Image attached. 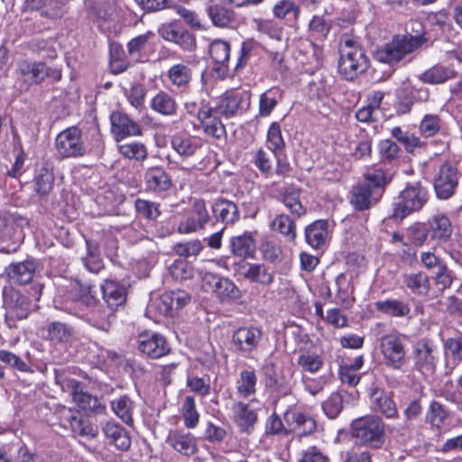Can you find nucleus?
Returning a JSON list of instances; mask_svg holds the SVG:
<instances>
[{"label": "nucleus", "instance_id": "nucleus-4", "mask_svg": "<svg viewBox=\"0 0 462 462\" xmlns=\"http://www.w3.org/2000/svg\"><path fill=\"white\" fill-rule=\"evenodd\" d=\"M352 436L362 445L380 448L384 441V423L375 415L360 417L351 423Z\"/></svg>", "mask_w": 462, "mask_h": 462}, {"label": "nucleus", "instance_id": "nucleus-49", "mask_svg": "<svg viewBox=\"0 0 462 462\" xmlns=\"http://www.w3.org/2000/svg\"><path fill=\"white\" fill-rule=\"evenodd\" d=\"M5 301L14 310H17L16 315L20 318H26L32 306L31 299L19 291L10 289L4 293Z\"/></svg>", "mask_w": 462, "mask_h": 462}, {"label": "nucleus", "instance_id": "nucleus-25", "mask_svg": "<svg viewBox=\"0 0 462 462\" xmlns=\"http://www.w3.org/2000/svg\"><path fill=\"white\" fill-rule=\"evenodd\" d=\"M278 199L291 212L292 216L299 218L307 213V209L300 202L301 190L294 184L279 188Z\"/></svg>", "mask_w": 462, "mask_h": 462}, {"label": "nucleus", "instance_id": "nucleus-27", "mask_svg": "<svg viewBox=\"0 0 462 462\" xmlns=\"http://www.w3.org/2000/svg\"><path fill=\"white\" fill-rule=\"evenodd\" d=\"M154 37L153 32L147 31L131 39L126 44L128 56L135 62L147 60L148 53L153 47L152 40Z\"/></svg>", "mask_w": 462, "mask_h": 462}, {"label": "nucleus", "instance_id": "nucleus-26", "mask_svg": "<svg viewBox=\"0 0 462 462\" xmlns=\"http://www.w3.org/2000/svg\"><path fill=\"white\" fill-rule=\"evenodd\" d=\"M239 264L244 269L243 276L250 282L263 287H269L273 283L274 273L263 263H248L242 260Z\"/></svg>", "mask_w": 462, "mask_h": 462}, {"label": "nucleus", "instance_id": "nucleus-34", "mask_svg": "<svg viewBox=\"0 0 462 462\" xmlns=\"http://www.w3.org/2000/svg\"><path fill=\"white\" fill-rule=\"evenodd\" d=\"M430 237L438 245L446 243L451 236L453 228L449 218L442 214L433 216L428 222Z\"/></svg>", "mask_w": 462, "mask_h": 462}, {"label": "nucleus", "instance_id": "nucleus-51", "mask_svg": "<svg viewBox=\"0 0 462 462\" xmlns=\"http://www.w3.org/2000/svg\"><path fill=\"white\" fill-rule=\"evenodd\" d=\"M88 309H89L86 314L88 322L100 330L108 331L111 325V311H107L103 305L99 304V301L96 306Z\"/></svg>", "mask_w": 462, "mask_h": 462}, {"label": "nucleus", "instance_id": "nucleus-30", "mask_svg": "<svg viewBox=\"0 0 462 462\" xmlns=\"http://www.w3.org/2000/svg\"><path fill=\"white\" fill-rule=\"evenodd\" d=\"M233 420L240 433L249 434L258 420L256 411L250 408L249 403L236 402L233 404Z\"/></svg>", "mask_w": 462, "mask_h": 462}, {"label": "nucleus", "instance_id": "nucleus-8", "mask_svg": "<svg viewBox=\"0 0 462 462\" xmlns=\"http://www.w3.org/2000/svg\"><path fill=\"white\" fill-rule=\"evenodd\" d=\"M55 147L62 159L79 158L87 153L82 131L76 125L67 127L57 134Z\"/></svg>", "mask_w": 462, "mask_h": 462}, {"label": "nucleus", "instance_id": "nucleus-38", "mask_svg": "<svg viewBox=\"0 0 462 462\" xmlns=\"http://www.w3.org/2000/svg\"><path fill=\"white\" fill-rule=\"evenodd\" d=\"M66 387L69 391L73 402L82 410L91 409L97 401L96 397L84 391L85 385L77 379H67Z\"/></svg>", "mask_w": 462, "mask_h": 462}, {"label": "nucleus", "instance_id": "nucleus-37", "mask_svg": "<svg viewBox=\"0 0 462 462\" xmlns=\"http://www.w3.org/2000/svg\"><path fill=\"white\" fill-rule=\"evenodd\" d=\"M114 414L129 427L134 426V414L136 408L134 401L128 395L122 394L110 402Z\"/></svg>", "mask_w": 462, "mask_h": 462}, {"label": "nucleus", "instance_id": "nucleus-52", "mask_svg": "<svg viewBox=\"0 0 462 462\" xmlns=\"http://www.w3.org/2000/svg\"><path fill=\"white\" fill-rule=\"evenodd\" d=\"M134 209L136 217L146 221H156L162 215L161 204L143 199L134 200Z\"/></svg>", "mask_w": 462, "mask_h": 462}, {"label": "nucleus", "instance_id": "nucleus-7", "mask_svg": "<svg viewBox=\"0 0 462 462\" xmlns=\"http://www.w3.org/2000/svg\"><path fill=\"white\" fill-rule=\"evenodd\" d=\"M199 63V58L197 55H190L184 62L172 64L165 73L171 89L180 94L189 92L193 80V70Z\"/></svg>", "mask_w": 462, "mask_h": 462}, {"label": "nucleus", "instance_id": "nucleus-28", "mask_svg": "<svg viewBox=\"0 0 462 462\" xmlns=\"http://www.w3.org/2000/svg\"><path fill=\"white\" fill-rule=\"evenodd\" d=\"M371 409L384 415L386 418H396L398 410L392 394L384 390L374 387L370 390Z\"/></svg>", "mask_w": 462, "mask_h": 462}, {"label": "nucleus", "instance_id": "nucleus-39", "mask_svg": "<svg viewBox=\"0 0 462 462\" xmlns=\"http://www.w3.org/2000/svg\"><path fill=\"white\" fill-rule=\"evenodd\" d=\"M257 375L253 366L248 365L239 373L236 382L237 394L242 398H248L256 393Z\"/></svg>", "mask_w": 462, "mask_h": 462}, {"label": "nucleus", "instance_id": "nucleus-36", "mask_svg": "<svg viewBox=\"0 0 462 462\" xmlns=\"http://www.w3.org/2000/svg\"><path fill=\"white\" fill-rule=\"evenodd\" d=\"M101 289L103 299L110 308L111 311L125 303L127 291L123 284L112 280H106L105 283L101 286Z\"/></svg>", "mask_w": 462, "mask_h": 462}, {"label": "nucleus", "instance_id": "nucleus-17", "mask_svg": "<svg viewBox=\"0 0 462 462\" xmlns=\"http://www.w3.org/2000/svg\"><path fill=\"white\" fill-rule=\"evenodd\" d=\"M262 337L263 332L259 328L245 326L233 332L231 342L237 353L245 357H249L257 349Z\"/></svg>", "mask_w": 462, "mask_h": 462}, {"label": "nucleus", "instance_id": "nucleus-9", "mask_svg": "<svg viewBox=\"0 0 462 462\" xmlns=\"http://www.w3.org/2000/svg\"><path fill=\"white\" fill-rule=\"evenodd\" d=\"M136 347L139 353L148 359H159L171 351L167 338L155 331L145 329L138 333Z\"/></svg>", "mask_w": 462, "mask_h": 462}, {"label": "nucleus", "instance_id": "nucleus-10", "mask_svg": "<svg viewBox=\"0 0 462 462\" xmlns=\"http://www.w3.org/2000/svg\"><path fill=\"white\" fill-rule=\"evenodd\" d=\"M17 74L30 85H39L47 78L52 79L54 82H59L62 79L61 69L49 67L46 63L42 61L31 63L26 60H21L18 63Z\"/></svg>", "mask_w": 462, "mask_h": 462}, {"label": "nucleus", "instance_id": "nucleus-12", "mask_svg": "<svg viewBox=\"0 0 462 462\" xmlns=\"http://www.w3.org/2000/svg\"><path fill=\"white\" fill-rule=\"evenodd\" d=\"M25 226H29V220L16 212L8 210L0 211V251L5 247L15 245L18 233L22 232Z\"/></svg>", "mask_w": 462, "mask_h": 462}, {"label": "nucleus", "instance_id": "nucleus-11", "mask_svg": "<svg viewBox=\"0 0 462 462\" xmlns=\"http://www.w3.org/2000/svg\"><path fill=\"white\" fill-rule=\"evenodd\" d=\"M380 350L386 366L401 369L405 363V345L403 337L397 333H390L380 338Z\"/></svg>", "mask_w": 462, "mask_h": 462}, {"label": "nucleus", "instance_id": "nucleus-24", "mask_svg": "<svg viewBox=\"0 0 462 462\" xmlns=\"http://www.w3.org/2000/svg\"><path fill=\"white\" fill-rule=\"evenodd\" d=\"M211 211L216 221L233 226L240 219V211L236 203L232 200L217 198L211 205Z\"/></svg>", "mask_w": 462, "mask_h": 462}, {"label": "nucleus", "instance_id": "nucleus-64", "mask_svg": "<svg viewBox=\"0 0 462 462\" xmlns=\"http://www.w3.org/2000/svg\"><path fill=\"white\" fill-rule=\"evenodd\" d=\"M251 162L264 178L268 179L273 175L272 160L263 148L261 147L254 152Z\"/></svg>", "mask_w": 462, "mask_h": 462}, {"label": "nucleus", "instance_id": "nucleus-1", "mask_svg": "<svg viewBox=\"0 0 462 462\" xmlns=\"http://www.w3.org/2000/svg\"><path fill=\"white\" fill-rule=\"evenodd\" d=\"M338 51V71L346 80H353L367 70L369 60L356 41L348 36H343Z\"/></svg>", "mask_w": 462, "mask_h": 462}, {"label": "nucleus", "instance_id": "nucleus-47", "mask_svg": "<svg viewBox=\"0 0 462 462\" xmlns=\"http://www.w3.org/2000/svg\"><path fill=\"white\" fill-rule=\"evenodd\" d=\"M265 144L273 156L283 155L286 144L282 134L281 125L278 122H273L269 125Z\"/></svg>", "mask_w": 462, "mask_h": 462}, {"label": "nucleus", "instance_id": "nucleus-54", "mask_svg": "<svg viewBox=\"0 0 462 462\" xmlns=\"http://www.w3.org/2000/svg\"><path fill=\"white\" fill-rule=\"evenodd\" d=\"M34 190L41 196L51 192L54 185V175L51 169L46 165L36 170L34 178Z\"/></svg>", "mask_w": 462, "mask_h": 462}, {"label": "nucleus", "instance_id": "nucleus-14", "mask_svg": "<svg viewBox=\"0 0 462 462\" xmlns=\"http://www.w3.org/2000/svg\"><path fill=\"white\" fill-rule=\"evenodd\" d=\"M459 172L450 162H445L434 177V189L440 199H448L455 193L458 186Z\"/></svg>", "mask_w": 462, "mask_h": 462}, {"label": "nucleus", "instance_id": "nucleus-19", "mask_svg": "<svg viewBox=\"0 0 462 462\" xmlns=\"http://www.w3.org/2000/svg\"><path fill=\"white\" fill-rule=\"evenodd\" d=\"M143 181L146 191L156 196H163L173 187L171 177L162 165L147 168Z\"/></svg>", "mask_w": 462, "mask_h": 462}, {"label": "nucleus", "instance_id": "nucleus-42", "mask_svg": "<svg viewBox=\"0 0 462 462\" xmlns=\"http://www.w3.org/2000/svg\"><path fill=\"white\" fill-rule=\"evenodd\" d=\"M402 282L411 293L417 296H426L430 290V277L423 272L404 274Z\"/></svg>", "mask_w": 462, "mask_h": 462}, {"label": "nucleus", "instance_id": "nucleus-48", "mask_svg": "<svg viewBox=\"0 0 462 462\" xmlns=\"http://www.w3.org/2000/svg\"><path fill=\"white\" fill-rule=\"evenodd\" d=\"M271 227L273 231L282 235L286 241L293 242L296 239V224L287 214L282 213L275 216Z\"/></svg>", "mask_w": 462, "mask_h": 462}, {"label": "nucleus", "instance_id": "nucleus-57", "mask_svg": "<svg viewBox=\"0 0 462 462\" xmlns=\"http://www.w3.org/2000/svg\"><path fill=\"white\" fill-rule=\"evenodd\" d=\"M23 7L25 10L40 11L47 17H55L60 11V2L57 0H25Z\"/></svg>", "mask_w": 462, "mask_h": 462}, {"label": "nucleus", "instance_id": "nucleus-32", "mask_svg": "<svg viewBox=\"0 0 462 462\" xmlns=\"http://www.w3.org/2000/svg\"><path fill=\"white\" fill-rule=\"evenodd\" d=\"M256 235L257 231H245L242 235L232 236L229 240L230 252L245 259L253 257Z\"/></svg>", "mask_w": 462, "mask_h": 462}, {"label": "nucleus", "instance_id": "nucleus-31", "mask_svg": "<svg viewBox=\"0 0 462 462\" xmlns=\"http://www.w3.org/2000/svg\"><path fill=\"white\" fill-rule=\"evenodd\" d=\"M189 301L190 296L185 291H167L160 297V308L165 315L173 317L179 310L185 307Z\"/></svg>", "mask_w": 462, "mask_h": 462}, {"label": "nucleus", "instance_id": "nucleus-13", "mask_svg": "<svg viewBox=\"0 0 462 462\" xmlns=\"http://www.w3.org/2000/svg\"><path fill=\"white\" fill-rule=\"evenodd\" d=\"M412 359L415 367L422 373H433L438 362V346L429 337L418 339L412 346Z\"/></svg>", "mask_w": 462, "mask_h": 462}, {"label": "nucleus", "instance_id": "nucleus-59", "mask_svg": "<svg viewBox=\"0 0 462 462\" xmlns=\"http://www.w3.org/2000/svg\"><path fill=\"white\" fill-rule=\"evenodd\" d=\"M207 14L217 27H226L234 21V12L221 5L207 7Z\"/></svg>", "mask_w": 462, "mask_h": 462}, {"label": "nucleus", "instance_id": "nucleus-2", "mask_svg": "<svg viewBox=\"0 0 462 462\" xmlns=\"http://www.w3.org/2000/svg\"><path fill=\"white\" fill-rule=\"evenodd\" d=\"M427 39L423 35H397L392 42L384 44L374 53V58L383 63L393 65L401 61L407 54L411 53L422 44Z\"/></svg>", "mask_w": 462, "mask_h": 462}, {"label": "nucleus", "instance_id": "nucleus-5", "mask_svg": "<svg viewBox=\"0 0 462 462\" xmlns=\"http://www.w3.org/2000/svg\"><path fill=\"white\" fill-rule=\"evenodd\" d=\"M226 119L245 114L250 106L248 92L237 88L225 91L212 106Z\"/></svg>", "mask_w": 462, "mask_h": 462}, {"label": "nucleus", "instance_id": "nucleus-45", "mask_svg": "<svg viewBox=\"0 0 462 462\" xmlns=\"http://www.w3.org/2000/svg\"><path fill=\"white\" fill-rule=\"evenodd\" d=\"M45 330L46 339L53 344L67 343L73 334L72 327L60 321L48 323Z\"/></svg>", "mask_w": 462, "mask_h": 462}, {"label": "nucleus", "instance_id": "nucleus-33", "mask_svg": "<svg viewBox=\"0 0 462 462\" xmlns=\"http://www.w3.org/2000/svg\"><path fill=\"white\" fill-rule=\"evenodd\" d=\"M150 108L162 116H173L177 115L179 104L175 97L169 92L160 89L150 100Z\"/></svg>", "mask_w": 462, "mask_h": 462}, {"label": "nucleus", "instance_id": "nucleus-16", "mask_svg": "<svg viewBox=\"0 0 462 462\" xmlns=\"http://www.w3.org/2000/svg\"><path fill=\"white\" fill-rule=\"evenodd\" d=\"M58 416L60 425L64 429H69L75 436L95 438L97 435V429L77 410L63 406L59 410Z\"/></svg>", "mask_w": 462, "mask_h": 462}, {"label": "nucleus", "instance_id": "nucleus-63", "mask_svg": "<svg viewBox=\"0 0 462 462\" xmlns=\"http://www.w3.org/2000/svg\"><path fill=\"white\" fill-rule=\"evenodd\" d=\"M173 252L185 260L189 257H197L204 249L199 239H191L187 242L177 243L173 245Z\"/></svg>", "mask_w": 462, "mask_h": 462}, {"label": "nucleus", "instance_id": "nucleus-50", "mask_svg": "<svg viewBox=\"0 0 462 462\" xmlns=\"http://www.w3.org/2000/svg\"><path fill=\"white\" fill-rule=\"evenodd\" d=\"M86 246L87 254L82 257L83 264L88 272L98 274L105 268L99 246L90 240H86Z\"/></svg>", "mask_w": 462, "mask_h": 462}, {"label": "nucleus", "instance_id": "nucleus-22", "mask_svg": "<svg viewBox=\"0 0 462 462\" xmlns=\"http://www.w3.org/2000/svg\"><path fill=\"white\" fill-rule=\"evenodd\" d=\"M203 282L218 296L221 301L236 300L241 297V291L235 282L212 273H207Z\"/></svg>", "mask_w": 462, "mask_h": 462}, {"label": "nucleus", "instance_id": "nucleus-62", "mask_svg": "<svg viewBox=\"0 0 462 462\" xmlns=\"http://www.w3.org/2000/svg\"><path fill=\"white\" fill-rule=\"evenodd\" d=\"M279 88H272L260 96L259 115L269 116L278 104Z\"/></svg>", "mask_w": 462, "mask_h": 462}, {"label": "nucleus", "instance_id": "nucleus-3", "mask_svg": "<svg viewBox=\"0 0 462 462\" xmlns=\"http://www.w3.org/2000/svg\"><path fill=\"white\" fill-rule=\"evenodd\" d=\"M429 199V193L420 182L409 183L393 203L392 217L402 220L413 212L420 211Z\"/></svg>", "mask_w": 462, "mask_h": 462}, {"label": "nucleus", "instance_id": "nucleus-60", "mask_svg": "<svg viewBox=\"0 0 462 462\" xmlns=\"http://www.w3.org/2000/svg\"><path fill=\"white\" fill-rule=\"evenodd\" d=\"M186 384L190 392H192L200 398H205L210 394L211 381L210 376L208 374H205L201 377L194 374H189L187 377Z\"/></svg>", "mask_w": 462, "mask_h": 462}, {"label": "nucleus", "instance_id": "nucleus-61", "mask_svg": "<svg viewBox=\"0 0 462 462\" xmlns=\"http://www.w3.org/2000/svg\"><path fill=\"white\" fill-rule=\"evenodd\" d=\"M273 13L278 19L295 20L300 14V8L291 0H280L273 5Z\"/></svg>", "mask_w": 462, "mask_h": 462}, {"label": "nucleus", "instance_id": "nucleus-6", "mask_svg": "<svg viewBox=\"0 0 462 462\" xmlns=\"http://www.w3.org/2000/svg\"><path fill=\"white\" fill-rule=\"evenodd\" d=\"M197 121L194 129L201 131L205 136L216 141L226 139L227 132L221 116L210 104L203 103L199 106Z\"/></svg>", "mask_w": 462, "mask_h": 462}, {"label": "nucleus", "instance_id": "nucleus-18", "mask_svg": "<svg viewBox=\"0 0 462 462\" xmlns=\"http://www.w3.org/2000/svg\"><path fill=\"white\" fill-rule=\"evenodd\" d=\"M159 35L166 42H173L187 51L197 48L196 36L176 22L162 23L158 29Z\"/></svg>", "mask_w": 462, "mask_h": 462}, {"label": "nucleus", "instance_id": "nucleus-21", "mask_svg": "<svg viewBox=\"0 0 462 462\" xmlns=\"http://www.w3.org/2000/svg\"><path fill=\"white\" fill-rule=\"evenodd\" d=\"M166 443L176 453L186 457L194 456L199 450L197 438L183 429L171 430Z\"/></svg>", "mask_w": 462, "mask_h": 462}, {"label": "nucleus", "instance_id": "nucleus-55", "mask_svg": "<svg viewBox=\"0 0 462 462\" xmlns=\"http://www.w3.org/2000/svg\"><path fill=\"white\" fill-rule=\"evenodd\" d=\"M118 152L124 158L136 162H143L148 157L146 145L137 141L119 144Z\"/></svg>", "mask_w": 462, "mask_h": 462}, {"label": "nucleus", "instance_id": "nucleus-56", "mask_svg": "<svg viewBox=\"0 0 462 462\" xmlns=\"http://www.w3.org/2000/svg\"><path fill=\"white\" fill-rule=\"evenodd\" d=\"M230 44L228 42L216 39L209 45V55L215 64L226 68L230 60Z\"/></svg>", "mask_w": 462, "mask_h": 462}, {"label": "nucleus", "instance_id": "nucleus-43", "mask_svg": "<svg viewBox=\"0 0 462 462\" xmlns=\"http://www.w3.org/2000/svg\"><path fill=\"white\" fill-rule=\"evenodd\" d=\"M180 414L186 429L193 430L199 426L200 413L197 409L194 396L187 395L183 398L180 407Z\"/></svg>", "mask_w": 462, "mask_h": 462}, {"label": "nucleus", "instance_id": "nucleus-58", "mask_svg": "<svg viewBox=\"0 0 462 462\" xmlns=\"http://www.w3.org/2000/svg\"><path fill=\"white\" fill-rule=\"evenodd\" d=\"M122 44L114 42L110 44V66L115 74H120L125 71L130 63Z\"/></svg>", "mask_w": 462, "mask_h": 462}, {"label": "nucleus", "instance_id": "nucleus-40", "mask_svg": "<svg viewBox=\"0 0 462 462\" xmlns=\"http://www.w3.org/2000/svg\"><path fill=\"white\" fill-rule=\"evenodd\" d=\"M443 348L447 367L454 369L462 363V333L447 338Z\"/></svg>", "mask_w": 462, "mask_h": 462}, {"label": "nucleus", "instance_id": "nucleus-29", "mask_svg": "<svg viewBox=\"0 0 462 462\" xmlns=\"http://www.w3.org/2000/svg\"><path fill=\"white\" fill-rule=\"evenodd\" d=\"M102 431L110 445L121 451H127L132 444L129 432L118 422L108 420L102 426Z\"/></svg>", "mask_w": 462, "mask_h": 462}, {"label": "nucleus", "instance_id": "nucleus-20", "mask_svg": "<svg viewBox=\"0 0 462 462\" xmlns=\"http://www.w3.org/2000/svg\"><path fill=\"white\" fill-rule=\"evenodd\" d=\"M283 420L286 421L288 436L295 434L300 438L306 437L315 432L317 429L315 419L297 409L286 410Z\"/></svg>", "mask_w": 462, "mask_h": 462}, {"label": "nucleus", "instance_id": "nucleus-46", "mask_svg": "<svg viewBox=\"0 0 462 462\" xmlns=\"http://www.w3.org/2000/svg\"><path fill=\"white\" fill-rule=\"evenodd\" d=\"M456 75L453 69L438 64L425 70L420 76V79L426 84L438 85L456 78Z\"/></svg>", "mask_w": 462, "mask_h": 462}, {"label": "nucleus", "instance_id": "nucleus-23", "mask_svg": "<svg viewBox=\"0 0 462 462\" xmlns=\"http://www.w3.org/2000/svg\"><path fill=\"white\" fill-rule=\"evenodd\" d=\"M171 148L182 159L194 157L202 148L201 140L186 132H179L171 136Z\"/></svg>", "mask_w": 462, "mask_h": 462}, {"label": "nucleus", "instance_id": "nucleus-53", "mask_svg": "<svg viewBox=\"0 0 462 462\" xmlns=\"http://www.w3.org/2000/svg\"><path fill=\"white\" fill-rule=\"evenodd\" d=\"M374 306L378 311L396 318L406 317L411 312L409 304L398 300H378Z\"/></svg>", "mask_w": 462, "mask_h": 462}, {"label": "nucleus", "instance_id": "nucleus-41", "mask_svg": "<svg viewBox=\"0 0 462 462\" xmlns=\"http://www.w3.org/2000/svg\"><path fill=\"white\" fill-rule=\"evenodd\" d=\"M69 297L87 308L96 306L98 301L94 286L79 281H76L72 285L69 291Z\"/></svg>", "mask_w": 462, "mask_h": 462}, {"label": "nucleus", "instance_id": "nucleus-35", "mask_svg": "<svg viewBox=\"0 0 462 462\" xmlns=\"http://www.w3.org/2000/svg\"><path fill=\"white\" fill-rule=\"evenodd\" d=\"M380 198L368 185L359 183L352 188L350 203L356 209L364 211L377 203Z\"/></svg>", "mask_w": 462, "mask_h": 462}, {"label": "nucleus", "instance_id": "nucleus-44", "mask_svg": "<svg viewBox=\"0 0 462 462\" xmlns=\"http://www.w3.org/2000/svg\"><path fill=\"white\" fill-rule=\"evenodd\" d=\"M36 271V263L32 260H26L21 263H13L9 272V276L14 282L18 284H28L34 277Z\"/></svg>", "mask_w": 462, "mask_h": 462}, {"label": "nucleus", "instance_id": "nucleus-15", "mask_svg": "<svg viewBox=\"0 0 462 462\" xmlns=\"http://www.w3.org/2000/svg\"><path fill=\"white\" fill-rule=\"evenodd\" d=\"M109 121L110 134L116 143H120L126 138L143 135L142 125L125 112H112Z\"/></svg>", "mask_w": 462, "mask_h": 462}]
</instances>
